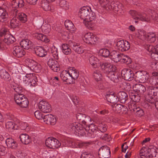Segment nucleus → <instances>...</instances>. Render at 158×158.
Instances as JSON below:
<instances>
[{
	"label": "nucleus",
	"mask_w": 158,
	"mask_h": 158,
	"mask_svg": "<svg viewBox=\"0 0 158 158\" xmlns=\"http://www.w3.org/2000/svg\"><path fill=\"white\" fill-rule=\"evenodd\" d=\"M101 138L102 140L107 141H109L110 140V136L107 134H104L102 135Z\"/></svg>",
	"instance_id": "nucleus-60"
},
{
	"label": "nucleus",
	"mask_w": 158,
	"mask_h": 158,
	"mask_svg": "<svg viewBox=\"0 0 158 158\" xmlns=\"http://www.w3.org/2000/svg\"><path fill=\"white\" fill-rule=\"evenodd\" d=\"M65 27L70 32L73 33L75 31L74 25L72 22L68 20H66L64 23Z\"/></svg>",
	"instance_id": "nucleus-37"
},
{
	"label": "nucleus",
	"mask_w": 158,
	"mask_h": 158,
	"mask_svg": "<svg viewBox=\"0 0 158 158\" xmlns=\"http://www.w3.org/2000/svg\"><path fill=\"white\" fill-rule=\"evenodd\" d=\"M71 46L73 50L78 54L82 53L84 52L83 48L78 43L71 42Z\"/></svg>",
	"instance_id": "nucleus-26"
},
{
	"label": "nucleus",
	"mask_w": 158,
	"mask_h": 158,
	"mask_svg": "<svg viewBox=\"0 0 158 158\" xmlns=\"http://www.w3.org/2000/svg\"><path fill=\"white\" fill-rule=\"evenodd\" d=\"M121 54L114 51L110 53L109 58L114 61L117 62L121 60Z\"/></svg>",
	"instance_id": "nucleus-31"
},
{
	"label": "nucleus",
	"mask_w": 158,
	"mask_h": 158,
	"mask_svg": "<svg viewBox=\"0 0 158 158\" xmlns=\"http://www.w3.org/2000/svg\"><path fill=\"white\" fill-rule=\"evenodd\" d=\"M145 48L150 54L152 59H154L155 61H158V45L154 47L151 45H147Z\"/></svg>",
	"instance_id": "nucleus-10"
},
{
	"label": "nucleus",
	"mask_w": 158,
	"mask_h": 158,
	"mask_svg": "<svg viewBox=\"0 0 158 158\" xmlns=\"http://www.w3.org/2000/svg\"><path fill=\"white\" fill-rule=\"evenodd\" d=\"M24 97V95L22 94H16L15 95L14 99L15 102L18 104H19L21 103V101H22Z\"/></svg>",
	"instance_id": "nucleus-48"
},
{
	"label": "nucleus",
	"mask_w": 158,
	"mask_h": 158,
	"mask_svg": "<svg viewBox=\"0 0 158 158\" xmlns=\"http://www.w3.org/2000/svg\"><path fill=\"white\" fill-rule=\"evenodd\" d=\"M119 101L121 103H124L127 99V95L124 92H119L118 94Z\"/></svg>",
	"instance_id": "nucleus-36"
},
{
	"label": "nucleus",
	"mask_w": 158,
	"mask_h": 158,
	"mask_svg": "<svg viewBox=\"0 0 158 158\" xmlns=\"http://www.w3.org/2000/svg\"><path fill=\"white\" fill-rule=\"evenodd\" d=\"M83 39L85 42L89 44H94L98 41L97 37L91 33L85 34Z\"/></svg>",
	"instance_id": "nucleus-15"
},
{
	"label": "nucleus",
	"mask_w": 158,
	"mask_h": 158,
	"mask_svg": "<svg viewBox=\"0 0 158 158\" xmlns=\"http://www.w3.org/2000/svg\"><path fill=\"white\" fill-rule=\"evenodd\" d=\"M123 6L121 3L118 1H113L110 2L109 7H107V9L109 10H112L114 11L118 12L123 10Z\"/></svg>",
	"instance_id": "nucleus-14"
},
{
	"label": "nucleus",
	"mask_w": 158,
	"mask_h": 158,
	"mask_svg": "<svg viewBox=\"0 0 158 158\" xmlns=\"http://www.w3.org/2000/svg\"><path fill=\"white\" fill-rule=\"evenodd\" d=\"M18 126L17 124L14 123L12 121L7 122L6 124V128L10 131L17 129Z\"/></svg>",
	"instance_id": "nucleus-35"
},
{
	"label": "nucleus",
	"mask_w": 158,
	"mask_h": 158,
	"mask_svg": "<svg viewBox=\"0 0 158 158\" xmlns=\"http://www.w3.org/2000/svg\"><path fill=\"white\" fill-rule=\"evenodd\" d=\"M9 17L8 13L6 10L0 6V22H5L8 20Z\"/></svg>",
	"instance_id": "nucleus-25"
},
{
	"label": "nucleus",
	"mask_w": 158,
	"mask_h": 158,
	"mask_svg": "<svg viewBox=\"0 0 158 158\" xmlns=\"http://www.w3.org/2000/svg\"><path fill=\"white\" fill-rule=\"evenodd\" d=\"M158 62L154 61L152 62L151 67L153 70L157 71L158 68Z\"/></svg>",
	"instance_id": "nucleus-58"
},
{
	"label": "nucleus",
	"mask_w": 158,
	"mask_h": 158,
	"mask_svg": "<svg viewBox=\"0 0 158 158\" xmlns=\"http://www.w3.org/2000/svg\"><path fill=\"white\" fill-rule=\"evenodd\" d=\"M33 48L35 49L36 55L40 57H43L47 54L46 51L41 47L36 46L35 47L34 46Z\"/></svg>",
	"instance_id": "nucleus-29"
},
{
	"label": "nucleus",
	"mask_w": 158,
	"mask_h": 158,
	"mask_svg": "<svg viewBox=\"0 0 158 158\" xmlns=\"http://www.w3.org/2000/svg\"><path fill=\"white\" fill-rule=\"evenodd\" d=\"M98 155L101 156L103 158H109L110 156V148L106 146H102L98 152Z\"/></svg>",
	"instance_id": "nucleus-18"
},
{
	"label": "nucleus",
	"mask_w": 158,
	"mask_h": 158,
	"mask_svg": "<svg viewBox=\"0 0 158 158\" xmlns=\"http://www.w3.org/2000/svg\"><path fill=\"white\" fill-rule=\"evenodd\" d=\"M118 97V94L111 93L106 94V98L108 102L113 103H116L119 101Z\"/></svg>",
	"instance_id": "nucleus-23"
},
{
	"label": "nucleus",
	"mask_w": 158,
	"mask_h": 158,
	"mask_svg": "<svg viewBox=\"0 0 158 158\" xmlns=\"http://www.w3.org/2000/svg\"><path fill=\"white\" fill-rule=\"evenodd\" d=\"M17 156L19 158H27V156L25 153L19 152L17 153Z\"/></svg>",
	"instance_id": "nucleus-64"
},
{
	"label": "nucleus",
	"mask_w": 158,
	"mask_h": 158,
	"mask_svg": "<svg viewBox=\"0 0 158 158\" xmlns=\"http://www.w3.org/2000/svg\"><path fill=\"white\" fill-rule=\"evenodd\" d=\"M115 70H113L107 75H106L110 80L114 82H117L119 81V77H118L117 73L115 72Z\"/></svg>",
	"instance_id": "nucleus-27"
},
{
	"label": "nucleus",
	"mask_w": 158,
	"mask_h": 158,
	"mask_svg": "<svg viewBox=\"0 0 158 158\" xmlns=\"http://www.w3.org/2000/svg\"><path fill=\"white\" fill-rule=\"evenodd\" d=\"M88 56L89 63L94 68L99 67V63L100 61L102 60V57H100L98 58L94 55L91 54H89Z\"/></svg>",
	"instance_id": "nucleus-17"
},
{
	"label": "nucleus",
	"mask_w": 158,
	"mask_h": 158,
	"mask_svg": "<svg viewBox=\"0 0 158 158\" xmlns=\"http://www.w3.org/2000/svg\"><path fill=\"white\" fill-rule=\"evenodd\" d=\"M70 77L72 79L76 80L77 78L79 76L78 71L74 68H70L68 70Z\"/></svg>",
	"instance_id": "nucleus-33"
},
{
	"label": "nucleus",
	"mask_w": 158,
	"mask_h": 158,
	"mask_svg": "<svg viewBox=\"0 0 158 158\" xmlns=\"http://www.w3.org/2000/svg\"><path fill=\"white\" fill-rule=\"evenodd\" d=\"M69 139H70V138H66L63 140L62 141L61 145L65 147H69V143L70 142L69 141H68Z\"/></svg>",
	"instance_id": "nucleus-61"
},
{
	"label": "nucleus",
	"mask_w": 158,
	"mask_h": 158,
	"mask_svg": "<svg viewBox=\"0 0 158 158\" xmlns=\"http://www.w3.org/2000/svg\"><path fill=\"white\" fill-rule=\"evenodd\" d=\"M62 51L65 55H69L71 53V50L69 45L67 44H64L62 45Z\"/></svg>",
	"instance_id": "nucleus-40"
},
{
	"label": "nucleus",
	"mask_w": 158,
	"mask_h": 158,
	"mask_svg": "<svg viewBox=\"0 0 158 158\" xmlns=\"http://www.w3.org/2000/svg\"><path fill=\"white\" fill-rule=\"evenodd\" d=\"M43 119L47 124L52 125L55 124L56 122V119L55 116L51 114L44 116Z\"/></svg>",
	"instance_id": "nucleus-24"
},
{
	"label": "nucleus",
	"mask_w": 158,
	"mask_h": 158,
	"mask_svg": "<svg viewBox=\"0 0 158 158\" xmlns=\"http://www.w3.org/2000/svg\"><path fill=\"white\" fill-rule=\"evenodd\" d=\"M23 79V82L26 85L30 86H35L37 81L36 77L33 73L27 74Z\"/></svg>",
	"instance_id": "nucleus-6"
},
{
	"label": "nucleus",
	"mask_w": 158,
	"mask_h": 158,
	"mask_svg": "<svg viewBox=\"0 0 158 158\" xmlns=\"http://www.w3.org/2000/svg\"><path fill=\"white\" fill-rule=\"evenodd\" d=\"M135 36L142 40H146L150 42H154L156 40V36L154 33H148L147 34L144 31L138 30Z\"/></svg>",
	"instance_id": "nucleus-4"
},
{
	"label": "nucleus",
	"mask_w": 158,
	"mask_h": 158,
	"mask_svg": "<svg viewBox=\"0 0 158 158\" xmlns=\"http://www.w3.org/2000/svg\"><path fill=\"white\" fill-rule=\"evenodd\" d=\"M4 36V42L9 44L10 43L14 42L15 39L12 35H10L7 29H2L0 31V37Z\"/></svg>",
	"instance_id": "nucleus-9"
},
{
	"label": "nucleus",
	"mask_w": 158,
	"mask_h": 158,
	"mask_svg": "<svg viewBox=\"0 0 158 158\" xmlns=\"http://www.w3.org/2000/svg\"><path fill=\"white\" fill-rule=\"evenodd\" d=\"M82 125L81 123H75L70 125L69 128L71 131H75L81 136L85 135L87 132L88 136L94 137V136H92V135L96 132L98 127L94 124H91L85 129Z\"/></svg>",
	"instance_id": "nucleus-3"
},
{
	"label": "nucleus",
	"mask_w": 158,
	"mask_h": 158,
	"mask_svg": "<svg viewBox=\"0 0 158 158\" xmlns=\"http://www.w3.org/2000/svg\"><path fill=\"white\" fill-rule=\"evenodd\" d=\"M34 115L35 117L39 119H40L41 118L43 119L44 118L42 114L39 110L35 111L34 113Z\"/></svg>",
	"instance_id": "nucleus-57"
},
{
	"label": "nucleus",
	"mask_w": 158,
	"mask_h": 158,
	"mask_svg": "<svg viewBox=\"0 0 158 158\" xmlns=\"http://www.w3.org/2000/svg\"><path fill=\"white\" fill-rule=\"evenodd\" d=\"M59 4L60 7L63 8L65 10H67L68 8V5L66 2L64 0L60 1Z\"/></svg>",
	"instance_id": "nucleus-55"
},
{
	"label": "nucleus",
	"mask_w": 158,
	"mask_h": 158,
	"mask_svg": "<svg viewBox=\"0 0 158 158\" xmlns=\"http://www.w3.org/2000/svg\"><path fill=\"white\" fill-rule=\"evenodd\" d=\"M60 77L63 81H66L67 83L70 84L72 82L69 78L70 77L68 71H63L60 74Z\"/></svg>",
	"instance_id": "nucleus-32"
},
{
	"label": "nucleus",
	"mask_w": 158,
	"mask_h": 158,
	"mask_svg": "<svg viewBox=\"0 0 158 158\" xmlns=\"http://www.w3.org/2000/svg\"><path fill=\"white\" fill-rule=\"evenodd\" d=\"M98 2L101 6L106 10H108L107 7H109L110 2L107 0H98Z\"/></svg>",
	"instance_id": "nucleus-47"
},
{
	"label": "nucleus",
	"mask_w": 158,
	"mask_h": 158,
	"mask_svg": "<svg viewBox=\"0 0 158 158\" xmlns=\"http://www.w3.org/2000/svg\"><path fill=\"white\" fill-rule=\"evenodd\" d=\"M48 51L51 52L53 57L56 59H58V55L57 49L55 46H52L51 48L48 49Z\"/></svg>",
	"instance_id": "nucleus-41"
},
{
	"label": "nucleus",
	"mask_w": 158,
	"mask_h": 158,
	"mask_svg": "<svg viewBox=\"0 0 158 158\" xmlns=\"http://www.w3.org/2000/svg\"><path fill=\"white\" fill-rule=\"evenodd\" d=\"M69 143V147L72 148H85L90 145V143L88 142H82L76 140L72 139H69L68 140Z\"/></svg>",
	"instance_id": "nucleus-11"
},
{
	"label": "nucleus",
	"mask_w": 158,
	"mask_h": 158,
	"mask_svg": "<svg viewBox=\"0 0 158 158\" xmlns=\"http://www.w3.org/2000/svg\"><path fill=\"white\" fill-rule=\"evenodd\" d=\"M93 77L97 81H100L102 77V76L100 72L98 70H95L93 73Z\"/></svg>",
	"instance_id": "nucleus-42"
},
{
	"label": "nucleus",
	"mask_w": 158,
	"mask_h": 158,
	"mask_svg": "<svg viewBox=\"0 0 158 158\" xmlns=\"http://www.w3.org/2000/svg\"><path fill=\"white\" fill-rule=\"evenodd\" d=\"M54 139V138L53 137H49L47 139L45 142L46 146L50 148L55 149L56 145Z\"/></svg>",
	"instance_id": "nucleus-34"
},
{
	"label": "nucleus",
	"mask_w": 158,
	"mask_h": 158,
	"mask_svg": "<svg viewBox=\"0 0 158 158\" xmlns=\"http://www.w3.org/2000/svg\"><path fill=\"white\" fill-rule=\"evenodd\" d=\"M20 44L22 47L26 49H32L35 46L32 42L27 39L22 40L20 41Z\"/></svg>",
	"instance_id": "nucleus-22"
},
{
	"label": "nucleus",
	"mask_w": 158,
	"mask_h": 158,
	"mask_svg": "<svg viewBox=\"0 0 158 158\" xmlns=\"http://www.w3.org/2000/svg\"><path fill=\"white\" fill-rule=\"evenodd\" d=\"M38 108L44 113H49L51 110V106L48 102L43 100L41 101L39 103Z\"/></svg>",
	"instance_id": "nucleus-16"
},
{
	"label": "nucleus",
	"mask_w": 158,
	"mask_h": 158,
	"mask_svg": "<svg viewBox=\"0 0 158 158\" xmlns=\"http://www.w3.org/2000/svg\"><path fill=\"white\" fill-rule=\"evenodd\" d=\"M78 15L83 20V23L89 29H93L94 24V19L95 18V14L91 11L89 7H83L81 8L78 12Z\"/></svg>",
	"instance_id": "nucleus-1"
},
{
	"label": "nucleus",
	"mask_w": 158,
	"mask_h": 158,
	"mask_svg": "<svg viewBox=\"0 0 158 158\" xmlns=\"http://www.w3.org/2000/svg\"><path fill=\"white\" fill-rule=\"evenodd\" d=\"M99 64L102 72L106 75H107L110 72L113 70H116V67L114 65H111L110 63L104 61L103 58H102Z\"/></svg>",
	"instance_id": "nucleus-5"
},
{
	"label": "nucleus",
	"mask_w": 158,
	"mask_h": 158,
	"mask_svg": "<svg viewBox=\"0 0 158 158\" xmlns=\"http://www.w3.org/2000/svg\"><path fill=\"white\" fill-rule=\"evenodd\" d=\"M23 100L22 101H21V102L18 105L23 108L27 107L29 103L27 99L25 98H23Z\"/></svg>",
	"instance_id": "nucleus-54"
},
{
	"label": "nucleus",
	"mask_w": 158,
	"mask_h": 158,
	"mask_svg": "<svg viewBox=\"0 0 158 158\" xmlns=\"http://www.w3.org/2000/svg\"><path fill=\"white\" fill-rule=\"evenodd\" d=\"M98 124V129L102 132H105L107 130V126L104 123L98 122L97 123Z\"/></svg>",
	"instance_id": "nucleus-49"
},
{
	"label": "nucleus",
	"mask_w": 158,
	"mask_h": 158,
	"mask_svg": "<svg viewBox=\"0 0 158 158\" xmlns=\"http://www.w3.org/2000/svg\"><path fill=\"white\" fill-rule=\"evenodd\" d=\"M13 55L17 57L23 56L25 53L23 48L19 46H15L13 48Z\"/></svg>",
	"instance_id": "nucleus-20"
},
{
	"label": "nucleus",
	"mask_w": 158,
	"mask_h": 158,
	"mask_svg": "<svg viewBox=\"0 0 158 158\" xmlns=\"http://www.w3.org/2000/svg\"><path fill=\"white\" fill-rule=\"evenodd\" d=\"M116 48L122 52L126 51L129 49L130 44L127 41L120 40L114 44Z\"/></svg>",
	"instance_id": "nucleus-12"
},
{
	"label": "nucleus",
	"mask_w": 158,
	"mask_h": 158,
	"mask_svg": "<svg viewBox=\"0 0 158 158\" xmlns=\"http://www.w3.org/2000/svg\"><path fill=\"white\" fill-rule=\"evenodd\" d=\"M33 36L37 39L41 40L46 43L49 42L50 40L45 35L41 33H39L38 32V30L36 31V32L33 34Z\"/></svg>",
	"instance_id": "nucleus-28"
},
{
	"label": "nucleus",
	"mask_w": 158,
	"mask_h": 158,
	"mask_svg": "<svg viewBox=\"0 0 158 158\" xmlns=\"http://www.w3.org/2000/svg\"><path fill=\"white\" fill-rule=\"evenodd\" d=\"M70 98L74 104H76L78 103V99L76 95H73L70 97Z\"/></svg>",
	"instance_id": "nucleus-63"
},
{
	"label": "nucleus",
	"mask_w": 158,
	"mask_h": 158,
	"mask_svg": "<svg viewBox=\"0 0 158 158\" xmlns=\"http://www.w3.org/2000/svg\"><path fill=\"white\" fill-rule=\"evenodd\" d=\"M52 81L53 82L52 83V85L56 87L58 90L60 89V88L61 89H62L60 86V85L59 78L57 77H54Z\"/></svg>",
	"instance_id": "nucleus-52"
},
{
	"label": "nucleus",
	"mask_w": 158,
	"mask_h": 158,
	"mask_svg": "<svg viewBox=\"0 0 158 158\" xmlns=\"http://www.w3.org/2000/svg\"><path fill=\"white\" fill-rule=\"evenodd\" d=\"M148 94L150 98L155 100L158 98V87L149 86L148 87Z\"/></svg>",
	"instance_id": "nucleus-19"
},
{
	"label": "nucleus",
	"mask_w": 158,
	"mask_h": 158,
	"mask_svg": "<svg viewBox=\"0 0 158 158\" xmlns=\"http://www.w3.org/2000/svg\"><path fill=\"white\" fill-rule=\"evenodd\" d=\"M21 25V23L17 20L16 18L14 17L10 21V25L13 28H15Z\"/></svg>",
	"instance_id": "nucleus-50"
},
{
	"label": "nucleus",
	"mask_w": 158,
	"mask_h": 158,
	"mask_svg": "<svg viewBox=\"0 0 158 158\" xmlns=\"http://www.w3.org/2000/svg\"><path fill=\"white\" fill-rule=\"evenodd\" d=\"M19 137L21 141L24 144H28L31 142L30 137L26 134H22Z\"/></svg>",
	"instance_id": "nucleus-38"
},
{
	"label": "nucleus",
	"mask_w": 158,
	"mask_h": 158,
	"mask_svg": "<svg viewBox=\"0 0 158 158\" xmlns=\"http://www.w3.org/2000/svg\"><path fill=\"white\" fill-rule=\"evenodd\" d=\"M92 155L89 152H85L82 153L81 155V158H92Z\"/></svg>",
	"instance_id": "nucleus-56"
},
{
	"label": "nucleus",
	"mask_w": 158,
	"mask_h": 158,
	"mask_svg": "<svg viewBox=\"0 0 158 158\" xmlns=\"http://www.w3.org/2000/svg\"><path fill=\"white\" fill-rule=\"evenodd\" d=\"M56 62H57L56 61L53 60L52 59H50L49 60L48 62V64L49 67L51 68L52 66H53L54 64H56Z\"/></svg>",
	"instance_id": "nucleus-62"
},
{
	"label": "nucleus",
	"mask_w": 158,
	"mask_h": 158,
	"mask_svg": "<svg viewBox=\"0 0 158 158\" xmlns=\"http://www.w3.org/2000/svg\"><path fill=\"white\" fill-rule=\"evenodd\" d=\"M121 75L123 78L126 80L131 81L134 78L133 72L130 69H123L121 71Z\"/></svg>",
	"instance_id": "nucleus-13"
},
{
	"label": "nucleus",
	"mask_w": 158,
	"mask_h": 158,
	"mask_svg": "<svg viewBox=\"0 0 158 158\" xmlns=\"http://www.w3.org/2000/svg\"><path fill=\"white\" fill-rule=\"evenodd\" d=\"M27 125V124L25 122H20L17 124L18 126L17 129H20L21 130H25L27 131H28L29 130V127Z\"/></svg>",
	"instance_id": "nucleus-43"
},
{
	"label": "nucleus",
	"mask_w": 158,
	"mask_h": 158,
	"mask_svg": "<svg viewBox=\"0 0 158 158\" xmlns=\"http://www.w3.org/2000/svg\"><path fill=\"white\" fill-rule=\"evenodd\" d=\"M56 64H54L53 66H52L51 69L54 72H57L58 70H60L59 65L57 62H56Z\"/></svg>",
	"instance_id": "nucleus-59"
},
{
	"label": "nucleus",
	"mask_w": 158,
	"mask_h": 158,
	"mask_svg": "<svg viewBox=\"0 0 158 158\" xmlns=\"http://www.w3.org/2000/svg\"><path fill=\"white\" fill-rule=\"evenodd\" d=\"M6 143L7 147L12 149H16L18 146L17 142L11 138H8L6 140Z\"/></svg>",
	"instance_id": "nucleus-30"
},
{
	"label": "nucleus",
	"mask_w": 158,
	"mask_h": 158,
	"mask_svg": "<svg viewBox=\"0 0 158 158\" xmlns=\"http://www.w3.org/2000/svg\"><path fill=\"white\" fill-rule=\"evenodd\" d=\"M135 76L137 78V80L140 82H145L146 80H148L149 75L148 74L144 72H137L135 74Z\"/></svg>",
	"instance_id": "nucleus-21"
},
{
	"label": "nucleus",
	"mask_w": 158,
	"mask_h": 158,
	"mask_svg": "<svg viewBox=\"0 0 158 158\" xmlns=\"http://www.w3.org/2000/svg\"><path fill=\"white\" fill-rule=\"evenodd\" d=\"M99 53L100 54H102V56L105 57H110V52L106 48H103L100 49L99 51Z\"/></svg>",
	"instance_id": "nucleus-51"
},
{
	"label": "nucleus",
	"mask_w": 158,
	"mask_h": 158,
	"mask_svg": "<svg viewBox=\"0 0 158 158\" xmlns=\"http://www.w3.org/2000/svg\"><path fill=\"white\" fill-rule=\"evenodd\" d=\"M42 31L45 34L48 33L51 31V26L49 24H45L41 27Z\"/></svg>",
	"instance_id": "nucleus-53"
},
{
	"label": "nucleus",
	"mask_w": 158,
	"mask_h": 158,
	"mask_svg": "<svg viewBox=\"0 0 158 158\" xmlns=\"http://www.w3.org/2000/svg\"><path fill=\"white\" fill-rule=\"evenodd\" d=\"M17 16V18L22 23H24L27 20V15L24 13H19Z\"/></svg>",
	"instance_id": "nucleus-46"
},
{
	"label": "nucleus",
	"mask_w": 158,
	"mask_h": 158,
	"mask_svg": "<svg viewBox=\"0 0 158 158\" xmlns=\"http://www.w3.org/2000/svg\"><path fill=\"white\" fill-rule=\"evenodd\" d=\"M126 89L130 91L132 89L138 95L142 94L145 91V88L142 85L139 84H135L133 86L132 88L130 84L129 83L127 84Z\"/></svg>",
	"instance_id": "nucleus-8"
},
{
	"label": "nucleus",
	"mask_w": 158,
	"mask_h": 158,
	"mask_svg": "<svg viewBox=\"0 0 158 158\" xmlns=\"http://www.w3.org/2000/svg\"><path fill=\"white\" fill-rule=\"evenodd\" d=\"M0 77L4 79H7L10 77V75L8 72L1 65H0Z\"/></svg>",
	"instance_id": "nucleus-39"
},
{
	"label": "nucleus",
	"mask_w": 158,
	"mask_h": 158,
	"mask_svg": "<svg viewBox=\"0 0 158 158\" xmlns=\"http://www.w3.org/2000/svg\"><path fill=\"white\" fill-rule=\"evenodd\" d=\"M121 62L128 64L131 63V58L123 54H121Z\"/></svg>",
	"instance_id": "nucleus-45"
},
{
	"label": "nucleus",
	"mask_w": 158,
	"mask_h": 158,
	"mask_svg": "<svg viewBox=\"0 0 158 158\" xmlns=\"http://www.w3.org/2000/svg\"><path fill=\"white\" fill-rule=\"evenodd\" d=\"M146 13H139L133 10L130 11V14L134 20L135 23H137L139 21L149 22L152 19L157 24H158V15L155 14L154 11L150 10Z\"/></svg>",
	"instance_id": "nucleus-2"
},
{
	"label": "nucleus",
	"mask_w": 158,
	"mask_h": 158,
	"mask_svg": "<svg viewBox=\"0 0 158 158\" xmlns=\"http://www.w3.org/2000/svg\"><path fill=\"white\" fill-rule=\"evenodd\" d=\"M50 2L48 0H42V1L41 6L45 10L47 11L51 9V7L49 5Z\"/></svg>",
	"instance_id": "nucleus-44"
},
{
	"label": "nucleus",
	"mask_w": 158,
	"mask_h": 158,
	"mask_svg": "<svg viewBox=\"0 0 158 158\" xmlns=\"http://www.w3.org/2000/svg\"><path fill=\"white\" fill-rule=\"evenodd\" d=\"M25 62L27 66L31 70L36 73L39 72L42 69L41 65L34 60L30 59H26Z\"/></svg>",
	"instance_id": "nucleus-7"
}]
</instances>
